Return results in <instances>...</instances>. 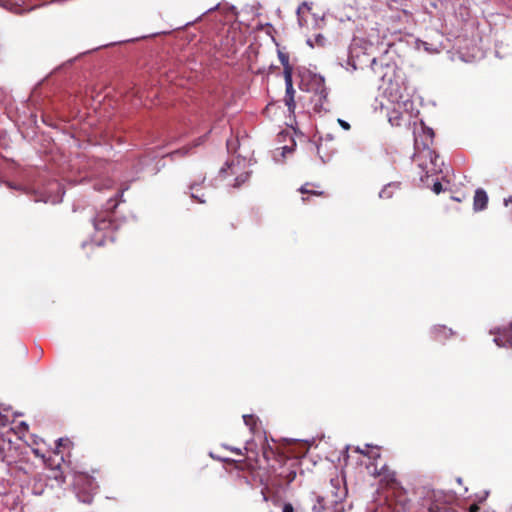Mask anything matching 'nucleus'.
Masks as SVG:
<instances>
[{
  "label": "nucleus",
  "mask_w": 512,
  "mask_h": 512,
  "mask_svg": "<svg viewBox=\"0 0 512 512\" xmlns=\"http://www.w3.org/2000/svg\"><path fill=\"white\" fill-rule=\"evenodd\" d=\"M298 469L299 462L296 459H286L284 461V470L274 478H271L263 487L261 493L264 501L270 499L269 495L276 494L282 488L283 483L285 486H289L295 480Z\"/></svg>",
  "instance_id": "f03ea898"
},
{
  "label": "nucleus",
  "mask_w": 512,
  "mask_h": 512,
  "mask_svg": "<svg viewBox=\"0 0 512 512\" xmlns=\"http://www.w3.org/2000/svg\"><path fill=\"white\" fill-rule=\"evenodd\" d=\"M328 500V497H318V503L324 508L326 505V502Z\"/></svg>",
  "instance_id": "a878e982"
},
{
  "label": "nucleus",
  "mask_w": 512,
  "mask_h": 512,
  "mask_svg": "<svg viewBox=\"0 0 512 512\" xmlns=\"http://www.w3.org/2000/svg\"><path fill=\"white\" fill-rule=\"evenodd\" d=\"M339 500H340V497H339L337 494H335V495H334V496L329 500V502H330L331 504H334V503H337Z\"/></svg>",
  "instance_id": "cd10ccee"
},
{
  "label": "nucleus",
  "mask_w": 512,
  "mask_h": 512,
  "mask_svg": "<svg viewBox=\"0 0 512 512\" xmlns=\"http://www.w3.org/2000/svg\"><path fill=\"white\" fill-rule=\"evenodd\" d=\"M378 476L380 477V481L386 485V487L392 489L399 494H404L402 491V487L396 478L395 471L390 470L388 467H383L378 472ZM400 504L404 507L407 502V498L405 495H402V499L399 501Z\"/></svg>",
  "instance_id": "423d86ee"
},
{
  "label": "nucleus",
  "mask_w": 512,
  "mask_h": 512,
  "mask_svg": "<svg viewBox=\"0 0 512 512\" xmlns=\"http://www.w3.org/2000/svg\"><path fill=\"white\" fill-rule=\"evenodd\" d=\"M244 422L248 426H252L255 424V418L252 415H244L243 416Z\"/></svg>",
  "instance_id": "a211bd4d"
},
{
  "label": "nucleus",
  "mask_w": 512,
  "mask_h": 512,
  "mask_svg": "<svg viewBox=\"0 0 512 512\" xmlns=\"http://www.w3.org/2000/svg\"><path fill=\"white\" fill-rule=\"evenodd\" d=\"M434 332L436 333V335H437V336H438L439 334H444V335H446V334H447V333H446V332H447V329H446V327H436V328L434 329ZM448 332H449V334H452L451 329H448Z\"/></svg>",
  "instance_id": "6ab92c4d"
},
{
  "label": "nucleus",
  "mask_w": 512,
  "mask_h": 512,
  "mask_svg": "<svg viewBox=\"0 0 512 512\" xmlns=\"http://www.w3.org/2000/svg\"><path fill=\"white\" fill-rule=\"evenodd\" d=\"M468 510H469V512H479L480 507L477 504H472Z\"/></svg>",
  "instance_id": "bb28decb"
},
{
  "label": "nucleus",
  "mask_w": 512,
  "mask_h": 512,
  "mask_svg": "<svg viewBox=\"0 0 512 512\" xmlns=\"http://www.w3.org/2000/svg\"><path fill=\"white\" fill-rule=\"evenodd\" d=\"M371 69L383 84L391 83L396 74V65L394 63H383L375 58L371 62Z\"/></svg>",
  "instance_id": "39448f33"
},
{
  "label": "nucleus",
  "mask_w": 512,
  "mask_h": 512,
  "mask_svg": "<svg viewBox=\"0 0 512 512\" xmlns=\"http://www.w3.org/2000/svg\"><path fill=\"white\" fill-rule=\"evenodd\" d=\"M509 202H512V197H509L505 200V205L507 206Z\"/></svg>",
  "instance_id": "c9c22d12"
},
{
  "label": "nucleus",
  "mask_w": 512,
  "mask_h": 512,
  "mask_svg": "<svg viewBox=\"0 0 512 512\" xmlns=\"http://www.w3.org/2000/svg\"><path fill=\"white\" fill-rule=\"evenodd\" d=\"M488 204V196L487 193L479 188L475 191L474 200H473V208L475 211H481L487 207Z\"/></svg>",
  "instance_id": "9d476101"
},
{
  "label": "nucleus",
  "mask_w": 512,
  "mask_h": 512,
  "mask_svg": "<svg viewBox=\"0 0 512 512\" xmlns=\"http://www.w3.org/2000/svg\"><path fill=\"white\" fill-rule=\"evenodd\" d=\"M232 451H233L234 453H236L237 455H243V453L241 452V450H240V449H236V448H235V449H232Z\"/></svg>",
  "instance_id": "473e14b6"
},
{
  "label": "nucleus",
  "mask_w": 512,
  "mask_h": 512,
  "mask_svg": "<svg viewBox=\"0 0 512 512\" xmlns=\"http://www.w3.org/2000/svg\"><path fill=\"white\" fill-rule=\"evenodd\" d=\"M206 139V136H202L200 137L195 143H194V147L200 145L201 143H203V141Z\"/></svg>",
  "instance_id": "c85d7f7f"
},
{
  "label": "nucleus",
  "mask_w": 512,
  "mask_h": 512,
  "mask_svg": "<svg viewBox=\"0 0 512 512\" xmlns=\"http://www.w3.org/2000/svg\"><path fill=\"white\" fill-rule=\"evenodd\" d=\"M314 3L312 1H303L297 8L298 22L301 26L306 22V14L312 10Z\"/></svg>",
  "instance_id": "4468645a"
},
{
  "label": "nucleus",
  "mask_w": 512,
  "mask_h": 512,
  "mask_svg": "<svg viewBox=\"0 0 512 512\" xmlns=\"http://www.w3.org/2000/svg\"><path fill=\"white\" fill-rule=\"evenodd\" d=\"M308 201V198L307 197H302V202L303 203H306Z\"/></svg>",
  "instance_id": "4c0bfd02"
},
{
  "label": "nucleus",
  "mask_w": 512,
  "mask_h": 512,
  "mask_svg": "<svg viewBox=\"0 0 512 512\" xmlns=\"http://www.w3.org/2000/svg\"><path fill=\"white\" fill-rule=\"evenodd\" d=\"M122 196H123V190H118V191L116 192V194H115V197H116V198H117V197L122 198Z\"/></svg>",
  "instance_id": "7c9ffc66"
},
{
  "label": "nucleus",
  "mask_w": 512,
  "mask_h": 512,
  "mask_svg": "<svg viewBox=\"0 0 512 512\" xmlns=\"http://www.w3.org/2000/svg\"><path fill=\"white\" fill-rule=\"evenodd\" d=\"M458 483H461L462 482V479L461 478H458L457 479Z\"/></svg>",
  "instance_id": "58836bf2"
},
{
  "label": "nucleus",
  "mask_w": 512,
  "mask_h": 512,
  "mask_svg": "<svg viewBox=\"0 0 512 512\" xmlns=\"http://www.w3.org/2000/svg\"><path fill=\"white\" fill-rule=\"evenodd\" d=\"M338 123L339 125L344 129V130H350L351 126L348 122H346L345 120H342V119H338Z\"/></svg>",
  "instance_id": "5701e85b"
},
{
  "label": "nucleus",
  "mask_w": 512,
  "mask_h": 512,
  "mask_svg": "<svg viewBox=\"0 0 512 512\" xmlns=\"http://www.w3.org/2000/svg\"><path fill=\"white\" fill-rule=\"evenodd\" d=\"M63 195L64 190L62 184L57 180H52L42 189L40 198H36V201L58 204L62 202Z\"/></svg>",
  "instance_id": "20e7f679"
},
{
  "label": "nucleus",
  "mask_w": 512,
  "mask_h": 512,
  "mask_svg": "<svg viewBox=\"0 0 512 512\" xmlns=\"http://www.w3.org/2000/svg\"><path fill=\"white\" fill-rule=\"evenodd\" d=\"M112 201V198L110 199ZM114 204L111 208L97 213V215L93 219V226L96 231V234L93 236L91 240V244H95L100 247L105 244L107 239L113 240V232L116 228V224L113 219V209H115L118 205V200L113 199ZM89 246L88 243H84L83 247Z\"/></svg>",
  "instance_id": "f257e3e1"
},
{
  "label": "nucleus",
  "mask_w": 512,
  "mask_h": 512,
  "mask_svg": "<svg viewBox=\"0 0 512 512\" xmlns=\"http://www.w3.org/2000/svg\"><path fill=\"white\" fill-rule=\"evenodd\" d=\"M279 59L284 68V79L285 84H288V88L291 89V77H292V66L289 64V56L285 53H279Z\"/></svg>",
  "instance_id": "ddd939ff"
},
{
  "label": "nucleus",
  "mask_w": 512,
  "mask_h": 512,
  "mask_svg": "<svg viewBox=\"0 0 512 512\" xmlns=\"http://www.w3.org/2000/svg\"><path fill=\"white\" fill-rule=\"evenodd\" d=\"M320 185L314 183H305L299 188L301 194H307L312 196L326 197L327 194L324 190L320 189Z\"/></svg>",
  "instance_id": "9b49d317"
},
{
  "label": "nucleus",
  "mask_w": 512,
  "mask_h": 512,
  "mask_svg": "<svg viewBox=\"0 0 512 512\" xmlns=\"http://www.w3.org/2000/svg\"><path fill=\"white\" fill-rule=\"evenodd\" d=\"M441 508L438 504H431L428 507V512H440Z\"/></svg>",
  "instance_id": "393cba45"
},
{
  "label": "nucleus",
  "mask_w": 512,
  "mask_h": 512,
  "mask_svg": "<svg viewBox=\"0 0 512 512\" xmlns=\"http://www.w3.org/2000/svg\"><path fill=\"white\" fill-rule=\"evenodd\" d=\"M286 85V95H285V103L289 109V111L293 112L295 108V102H294V93L295 90L293 88V83L291 82V89L288 88V84Z\"/></svg>",
  "instance_id": "dca6fc26"
},
{
  "label": "nucleus",
  "mask_w": 512,
  "mask_h": 512,
  "mask_svg": "<svg viewBox=\"0 0 512 512\" xmlns=\"http://www.w3.org/2000/svg\"><path fill=\"white\" fill-rule=\"evenodd\" d=\"M432 190L435 194H439L442 191V184L439 181L434 182Z\"/></svg>",
  "instance_id": "412c9836"
},
{
  "label": "nucleus",
  "mask_w": 512,
  "mask_h": 512,
  "mask_svg": "<svg viewBox=\"0 0 512 512\" xmlns=\"http://www.w3.org/2000/svg\"><path fill=\"white\" fill-rule=\"evenodd\" d=\"M294 507L291 503L286 502L282 506V512H294Z\"/></svg>",
  "instance_id": "aec40b11"
},
{
  "label": "nucleus",
  "mask_w": 512,
  "mask_h": 512,
  "mask_svg": "<svg viewBox=\"0 0 512 512\" xmlns=\"http://www.w3.org/2000/svg\"><path fill=\"white\" fill-rule=\"evenodd\" d=\"M369 447V445H366L365 448L356 447L355 451L361 455L373 457L372 455H370V452L368 450Z\"/></svg>",
  "instance_id": "f3484780"
},
{
  "label": "nucleus",
  "mask_w": 512,
  "mask_h": 512,
  "mask_svg": "<svg viewBox=\"0 0 512 512\" xmlns=\"http://www.w3.org/2000/svg\"><path fill=\"white\" fill-rule=\"evenodd\" d=\"M73 488L79 501L90 504L93 500V491L96 488L93 477L86 473H77L74 476Z\"/></svg>",
  "instance_id": "7ed1b4c3"
},
{
  "label": "nucleus",
  "mask_w": 512,
  "mask_h": 512,
  "mask_svg": "<svg viewBox=\"0 0 512 512\" xmlns=\"http://www.w3.org/2000/svg\"><path fill=\"white\" fill-rule=\"evenodd\" d=\"M327 97V91H326V88L324 87V85L322 84L321 87H320V90H319V100H321L322 98H326Z\"/></svg>",
  "instance_id": "4be33fe9"
},
{
  "label": "nucleus",
  "mask_w": 512,
  "mask_h": 512,
  "mask_svg": "<svg viewBox=\"0 0 512 512\" xmlns=\"http://www.w3.org/2000/svg\"><path fill=\"white\" fill-rule=\"evenodd\" d=\"M494 334V343L499 347H512V322L507 327L497 328L490 331Z\"/></svg>",
  "instance_id": "0eeeda50"
},
{
  "label": "nucleus",
  "mask_w": 512,
  "mask_h": 512,
  "mask_svg": "<svg viewBox=\"0 0 512 512\" xmlns=\"http://www.w3.org/2000/svg\"><path fill=\"white\" fill-rule=\"evenodd\" d=\"M5 97V90L3 88H0V103L3 101Z\"/></svg>",
  "instance_id": "c756f323"
},
{
  "label": "nucleus",
  "mask_w": 512,
  "mask_h": 512,
  "mask_svg": "<svg viewBox=\"0 0 512 512\" xmlns=\"http://www.w3.org/2000/svg\"><path fill=\"white\" fill-rule=\"evenodd\" d=\"M427 134H428V136H429L431 139H432V138H433V136H434V132H433V130H432V129H428V130H427Z\"/></svg>",
  "instance_id": "2f4dec72"
},
{
  "label": "nucleus",
  "mask_w": 512,
  "mask_h": 512,
  "mask_svg": "<svg viewBox=\"0 0 512 512\" xmlns=\"http://www.w3.org/2000/svg\"><path fill=\"white\" fill-rule=\"evenodd\" d=\"M64 461V456L60 453V451L54 452L53 456H49L46 460L47 466L54 471L52 475L55 479L62 476L61 465Z\"/></svg>",
  "instance_id": "6e6552de"
},
{
  "label": "nucleus",
  "mask_w": 512,
  "mask_h": 512,
  "mask_svg": "<svg viewBox=\"0 0 512 512\" xmlns=\"http://www.w3.org/2000/svg\"><path fill=\"white\" fill-rule=\"evenodd\" d=\"M205 181V176L203 177H199L198 180L196 181H193L190 185H189V189L191 191V197L195 200H197L199 203H205V194L202 192V193H199L200 192V184L203 183Z\"/></svg>",
  "instance_id": "f8f14e48"
},
{
  "label": "nucleus",
  "mask_w": 512,
  "mask_h": 512,
  "mask_svg": "<svg viewBox=\"0 0 512 512\" xmlns=\"http://www.w3.org/2000/svg\"><path fill=\"white\" fill-rule=\"evenodd\" d=\"M188 150H189V148L184 147V148H182V149H179V150H177V151H174V152L172 153V155H178V154H179V155L184 156V155H186V154L188 153Z\"/></svg>",
  "instance_id": "b1692460"
},
{
  "label": "nucleus",
  "mask_w": 512,
  "mask_h": 512,
  "mask_svg": "<svg viewBox=\"0 0 512 512\" xmlns=\"http://www.w3.org/2000/svg\"><path fill=\"white\" fill-rule=\"evenodd\" d=\"M71 445H72V443L66 438V444H65L66 449L70 448Z\"/></svg>",
  "instance_id": "f704fd0d"
},
{
  "label": "nucleus",
  "mask_w": 512,
  "mask_h": 512,
  "mask_svg": "<svg viewBox=\"0 0 512 512\" xmlns=\"http://www.w3.org/2000/svg\"><path fill=\"white\" fill-rule=\"evenodd\" d=\"M336 483H334V480H331V485L336 488V485L338 484V480L335 481Z\"/></svg>",
  "instance_id": "e433bc0d"
},
{
  "label": "nucleus",
  "mask_w": 512,
  "mask_h": 512,
  "mask_svg": "<svg viewBox=\"0 0 512 512\" xmlns=\"http://www.w3.org/2000/svg\"><path fill=\"white\" fill-rule=\"evenodd\" d=\"M399 190H400V183H397V182L389 183L380 191L379 197L382 199H390Z\"/></svg>",
  "instance_id": "2eb2a0df"
},
{
  "label": "nucleus",
  "mask_w": 512,
  "mask_h": 512,
  "mask_svg": "<svg viewBox=\"0 0 512 512\" xmlns=\"http://www.w3.org/2000/svg\"><path fill=\"white\" fill-rule=\"evenodd\" d=\"M262 456L267 464H269L271 460H275L277 462H282L284 460V456L280 454L274 446L270 445L266 439L262 445Z\"/></svg>",
  "instance_id": "1a4fd4ad"
},
{
  "label": "nucleus",
  "mask_w": 512,
  "mask_h": 512,
  "mask_svg": "<svg viewBox=\"0 0 512 512\" xmlns=\"http://www.w3.org/2000/svg\"><path fill=\"white\" fill-rule=\"evenodd\" d=\"M62 442H63V438H59L57 440V447H61L62 446Z\"/></svg>",
  "instance_id": "72a5a7b5"
}]
</instances>
